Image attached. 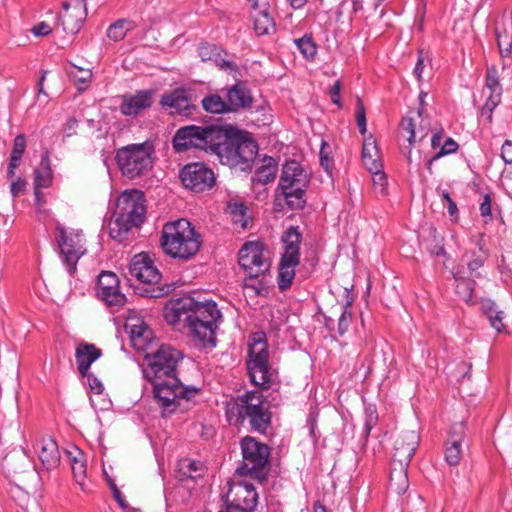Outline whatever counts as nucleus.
<instances>
[{"instance_id":"f257e3e1","label":"nucleus","mask_w":512,"mask_h":512,"mask_svg":"<svg viewBox=\"0 0 512 512\" xmlns=\"http://www.w3.org/2000/svg\"><path fill=\"white\" fill-rule=\"evenodd\" d=\"M176 152L189 149L203 150L216 155L229 167L250 170L258 153V144L247 131L232 125H187L180 127L173 136Z\"/></svg>"},{"instance_id":"f03ea898","label":"nucleus","mask_w":512,"mask_h":512,"mask_svg":"<svg viewBox=\"0 0 512 512\" xmlns=\"http://www.w3.org/2000/svg\"><path fill=\"white\" fill-rule=\"evenodd\" d=\"M182 359L183 353L169 345H161L145 356L143 374L153 385V395L163 416L181 409V402H189L199 391L195 387L184 386L176 376Z\"/></svg>"},{"instance_id":"7ed1b4c3","label":"nucleus","mask_w":512,"mask_h":512,"mask_svg":"<svg viewBox=\"0 0 512 512\" xmlns=\"http://www.w3.org/2000/svg\"><path fill=\"white\" fill-rule=\"evenodd\" d=\"M222 318L214 301L199 302L184 296L165 307V321L178 330H187L194 346L212 350L216 346L217 322Z\"/></svg>"},{"instance_id":"20e7f679","label":"nucleus","mask_w":512,"mask_h":512,"mask_svg":"<svg viewBox=\"0 0 512 512\" xmlns=\"http://www.w3.org/2000/svg\"><path fill=\"white\" fill-rule=\"evenodd\" d=\"M270 405L260 391H246L227 404L229 422L243 425L248 422L250 430L265 434L271 424Z\"/></svg>"},{"instance_id":"39448f33","label":"nucleus","mask_w":512,"mask_h":512,"mask_svg":"<svg viewBox=\"0 0 512 512\" xmlns=\"http://www.w3.org/2000/svg\"><path fill=\"white\" fill-rule=\"evenodd\" d=\"M160 244L165 254L187 261L199 251L201 236L190 221L181 218L163 226Z\"/></svg>"},{"instance_id":"423d86ee","label":"nucleus","mask_w":512,"mask_h":512,"mask_svg":"<svg viewBox=\"0 0 512 512\" xmlns=\"http://www.w3.org/2000/svg\"><path fill=\"white\" fill-rule=\"evenodd\" d=\"M145 218L144 196L138 190L123 192L117 199L109 226V234L118 242L126 240L133 227L140 226Z\"/></svg>"},{"instance_id":"0eeeda50","label":"nucleus","mask_w":512,"mask_h":512,"mask_svg":"<svg viewBox=\"0 0 512 512\" xmlns=\"http://www.w3.org/2000/svg\"><path fill=\"white\" fill-rule=\"evenodd\" d=\"M240 448L242 461L235 469V474L264 483L271 470L269 446L252 436H245L240 440Z\"/></svg>"},{"instance_id":"6e6552de","label":"nucleus","mask_w":512,"mask_h":512,"mask_svg":"<svg viewBox=\"0 0 512 512\" xmlns=\"http://www.w3.org/2000/svg\"><path fill=\"white\" fill-rule=\"evenodd\" d=\"M154 145L151 141L129 144L116 152V162L121 173L135 179L146 174L153 166Z\"/></svg>"},{"instance_id":"1a4fd4ad","label":"nucleus","mask_w":512,"mask_h":512,"mask_svg":"<svg viewBox=\"0 0 512 512\" xmlns=\"http://www.w3.org/2000/svg\"><path fill=\"white\" fill-rule=\"evenodd\" d=\"M129 272L141 283L149 285L137 288L140 296L160 298L171 291V287L168 285L156 286L161 279V273L148 253L142 252L135 255L129 265Z\"/></svg>"},{"instance_id":"9d476101","label":"nucleus","mask_w":512,"mask_h":512,"mask_svg":"<svg viewBox=\"0 0 512 512\" xmlns=\"http://www.w3.org/2000/svg\"><path fill=\"white\" fill-rule=\"evenodd\" d=\"M284 246V252L281 256L278 267V288L280 291H286L292 285L295 277V267L300 263V244L302 234L298 226H290L281 237Z\"/></svg>"},{"instance_id":"9b49d317","label":"nucleus","mask_w":512,"mask_h":512,"mask_svg":"<svg viewBox=\"0 0 512 512\" xmlns=\"http://www.w3.org/2000/svg\"><path fill=\"white\" fill-rule=\"evenodd\" d=\"M55 240L59 254L69 274L76 271L79 259L85 254L82 230L68 229L57 222L55 226Z\"/></svg>"},{"instance_id":"f8f14e48","label":"nucleus","mask_w":512,"mask_h":512,"mask_svg":"<svg viewBox=\"0 0 512 512\" xmlns=\"http://www.w3.org/2000/svg\"><path fill=\"white\" fill-rule=\"evenodd\" d=\"M267 344L264 340H255L248 350L247 370L251 382L262 388H269L274 381V371L268 363Z\"/></svg>"},{"instance_id":"ddd939ff","label":"nucleus","mask_w":512,"mask_h":512,"mask_svg":"<svg viewBox=\"0 0 512 512\" xmlns=\"http://www.w3.org/2000/svg\"><path fill=\"white\" fill-rule=\"evenodd\" d=\"M182 185L195 193H203L214 188L216 175L214 171L203 162H191L179 171Z\"/></svg>"},{"instance_id":"4468645a","label":"nucleus","mask_w":512,"mask_h":512,"mask_svg":"<svg viewBox=\"0 0 512 512\" xmlns=\"http://www.w3.org/2000/svg\"><path fill=\"white\" fill-rule=\"evenodd\" d=\"M226 509L231 512H254L258 503V493L253 484L247 481L228 482Z\"/></svg>"},{"instance_id":"2eb2a0df","label":"nucleus","mask_w":512,"mask_h":512,"mask_svg":"<svg viewBox=\"0 0 512 512\" xmlns=\"http://www.w3.org/2000/svg\"><path fill=\"white\" fill-rule=\"evenodd\" d=\"M238 263L248 273L265 274L270 268L263 245L259 242H246L239 250Z\"/></svg>"},{"instance_id":"dca6fc26","label":"nucleus","mask_w":512,"mask_h":512,"mask_svg":"<svg viewBox=\"0 0 512 512\" xmlns=\"http://www.w3.org/2000/svg\"><path fill=\"white\" fill-rule=\"evenodd\" d=\"M97 296L112 308H120L126 302L125 295L120 291L117 275L110 271H102L98 276Z\"/></svg>"},{"instance_id":"f3484780","label":"nucleus","mask_w":512,"mask_h":512,"mask_svg":"<svg viewBox=\"0 0 512 512\" xmlns=\"http://www.w3.org/2000/svg\"><path fill=\"white\" fill-rule=\"evenodd\" d=\"M196 95L190 88H176L161 96L160 105L164 109H170L171 113L189 116L196 109L194 101Z\"/></svg>"},{"instance_id":"a211bd4d","label":"nucleus","mask_w":512,"mask_h":512,"mask_svg":"<svg viewBox=\"0 0 512 512\" xmlns=\"http://www.w3.org/2000/svg\"><path fill=\"white\" fill-rule=\"evenodd\" d=\"M59 18L66 33L76 34L82 28L87 17L85 0L65 1Z\"/></svg>"},{"instance_id":"6ab92c4d","label":"nucleus","mask_w":512,"mask_h":512,"mask_svg":"<svg viewBox=\"0 0 512 512\" xmlns=\"http://www.w3.org/2000/svg\"><path fill=\"white\" fill-rule=\"evenodd\" d=\"M420 442L419 434L414 430L401 432L394 442L392 462L394 465H409Z\"/></svg>"},{"instance_id":"aec40b11","label":"nucleus","mask_w":512,"mask_h":512,"mask_svg":"<svg viewBox=\"0 0 512 512\" xmlns=\"http://www.w3.org/2000/svg\"><path fill=\"white\" fill-rule=\"evenodd\" d=\"M309 178L297 161H287L282 168L277 192L290 191L295 188H306Z\"/></svg>"},{"instance_id":"412c9836","label":"nucleus","mask_w":512,"mask_h":512,"mask_svg":"<svg viewBox=\"0 0 512 512\" xmlns=\"http://www.w3.org/2000/svg\"><path fill=\"white\" fill-rule=\"evenodd\" d=\"M153 90H138L122 96L120 112L125 116L137 117L153 104Z\"/></svg>"},{"instance_id":"4be33fe9","label":"nucleus","mask_w":512,"mask_h":512,"mask_svg":"<svg viewBox=\"0 0 512 512\" xmlns=\"http://www.w3.org/2000/svg\"><path fill=\"white\" fill-rule=\"evenodd\" d=\"M229 113L250 109L253 104V96L250 89L243 82H237L231 87L223 88Z\"/></svg>"},{"instance_id":"5701e85b","label":"nucleus","mask_w":512,"mask_h":512,"mask_svg":"<svg viewBox=\"0 0 512 512\" xmlns=\"http://www.w3.org/2000/svg\"><path fill=\"white\" fill-rule=\"evenodd\" d=\"M102 356L101 349L91 343H80L75 350L77 368L81 376H87L89 369Z\"/></svg>"},{"instance_id":"b1692460","label":"nucleus","mask_w":512,"mask_h":512,"mask_svg":"<svg viewBox=\"0 0 512 512\" xmlns=\"http://www.w3.org/2000/svg\"><path fill=\"white\" fill-rule=\"evenodd\" d=\"M38 457L45 470L49 471L56 468L60 461L57 443L53 439L43 440Z\"/></svg>"},{"instance_id":"393cba45","label":"nucleus","mask_w":512,"mask_h":512,"mask_svg":"<svg viewBox=\"0 0 512 512\" xmlns=\"http://www.w3.org/2000/svg\"><path fill=\"white\" fill-rule=\"evenodd\" d=\"M203 473L204 466L201 461L185 458L178 462L176 478L182 482L187 480L196 481L203 476Z\"/></svg>"},{"instance_id":"a878e982","label":"nucleus","mask_w":512,"mask_h":512,"mask_svg":"<svg viewBox=\"0 0 512 512\" xmlns=\"http://www.w3.org/2000/svg\"><path fill=\"white\" fill-rule=\"evenodd\" d=\"M278 164L273 157L265 156L263 164L256 169L253 175V182L268 184L274 181L277 173Z\"/></svg>"},{"instance_id":"bb28decb","label":"nucleus","mask_w":512,"mask_h":512,"mask_svg":"<svg viewBox=\"0 0 512 512\" xmlns=\"http://www.w3.org/2000/svg\"><path fill=\"white\" fill-rule=\"evenodd\" d=\"M408 467L409 465H394L392 462L389 485L397 494H403L408 489Z\"/></svg>"},{"instance_id":"cd10ccee","label":"nucleus","mask_w":512,"mask_h":512,"mask_svg":"<svg viewBox=\"0 0 512 512\" xmlns=\"http://www.w3.org/2000/svg\"><path fill=\"white\" fill-rule=\"evenodd\" d=\"M477 246L479 248L478 252H470V259L466 263L469 275L474 278L481 277L479 269L483 267L489 256L488 252L484 250L481 240L477 242ZM465 256H469V253H466Z\"/></svg>"},{"instance_id":"c85d7f7f","label":"nucleus","mask_w":512,"mask_h":512,"mask_svg":"<svg viewBox=\"0 0 512 512\" xmlns=\"http://www.w3.org/2000/svg\"><path fill=\"white\" fill-rule=\"evenodd\" d=\"M136 26L137 25L133 20L126 18L118 19L108 27L106 36L110 40L118 42L123 40L127 33L135 29Z\"/></svg>"},{"instance_id":"c756f323","label":"nucleus","mask_w":512,"mask_h":512,"mask_svg":"<svg viewBox=\"0 0 512 512\" xmlns=\"http://www.w3.org/2000/svg\"><path fill=\"white\" fill-rule=\"evenodd\" d=\"M53 173L48 156L41 158L40 167L34 170V187L48 188L52 184Z\"/></svg>"},{"instance_id":"7c9ffc66","label":"nucleus","mask_w":512,"mask_h":512,"mask_svg":"<svg viewBox=\"0 0 512 512\" xmlns=\"http://www.w3.org/2000/svg\"><path fill=\"white\" fill-rule=\"evenodd\" d=\"M482 311L487 317L491 327H493L497 332H501L504 329V313L503 311L497 309L496 304L493 301H484L482 303Z\"/></svg>"},{"instance_id":"2f4dec72","label":"nucleus","mask_w":512,"mask_h":512,"mask_svg":"<svg viewBox=\"0 0 512 512\" xmlns=\"http://www.w3.org/2000/svg\"><path fill=\"white\" fill-rule=\"evenodd\" d=\"M203 109L208 113L213 114H227L228 106L226 99L218 94H209L205 96L201 101Z\"/></svg>"},{"instance_id":"473e14b6","label":"nucleus","mask_w":512,"mask_h":512,"mask_svg":"<svg viewBox=\"0 0 512 512\" xmlns=\"http://www.w3.org/2000/svg\"><path fill=\"white\" fill-rule=\"evenodd\" d=\"M305 190L306 188L299 187L280 193L291 210H301L306 205Z\"/></svg>"},{"instance_id":"72a5a7b5","label":"nucleus","mask_w":512,"mask_h":512,"mask_svg":"<svg viewBox=\"0 0 512 512\" xmlns=\"http://www.w3.org/2000/svg\"><path fill=\"white\" fill-rule=\"evenodd\" d=\"M254 30L259 36L270 34L275 30L273 18L266 9L259 11L258 15L254 16Z\"/></svg>"},{"instance_id":"f704fd0d","label":"nucleus","mask_w":512,"mask_h":512,"mask_svg":"<svg viewBox=\"0 0 512 512\" xmlns=\"http://www.w3.org/2000/svg\"><path fill=\"white\" fill-rule=\"evenodd\" d=\"M454 279L456 281V293L466 302L472 301L473 291L475 286V281L470 279H465L460 271H457L454 274Z\"/></svg>"},{"instance_id":"c9c22d12","label":"nucleus","mask_w":512,"mask_h":512,"mask_svg":"<svg viewBox=\"0 0 512 512\" xmlns=\"http://www.w3.org/2000/svg\"><path fill=\"white\" fill-rule=\"evenodd\" d=\"M130 334L131 341L138 348H143L144 344L148 343L152 337V331L145 323L132 325Z\"/></svg>"},{"instance_id":"e433bc0d","label":"nucleus","mask_w":512,"mask_h":512,"mask_svg":"<svg viewBox=\"0 0 512 512\" xmlns=\"http://www.w3.org/2000/svg\"><path fill=\"white\" fill-rule=\"evenodd\" d=\"M294 43L305 59H314L317 53V46L310 35L305 34L301 38L295 39Z\"/></svg>"},{"instance_id":"4c0bfd02","label":"nucleus","mask_w":512,"mask_h":512,"mask_svg":"<svg viewBox=\"0 0 512 512\" xmlns=\"http://www.w3.org/2000/svg\"><path fill=\"white\" fill-rule=\"evenodd\" d=\"M445 450V460L450 466H456L460 463L462 456V444L455 441L448 442Z\"/></svg>"},{"instance_id":"58836bf2","label":"nucleus","mask_w":512,"mask_h":512,"mask_svg":"<svg viewBox=\"0 0 512 512\" xmlns=\"http://www.w3.org/2000/svg\"><path fill=\"white\" fill-rule=\"evenodd\" d=\"M351 303L347 302L345 306L341 307V314L338 319V334L343 336L347 331L352 321V312L349 309Z\"/></svg>"},{"instance_id":"ea45409f","label":"nucleus","mask_w":512,"mask_h":512,"mask_svg":"<svg viewBox=\"0 0 512 512\" xmlns=\"http://www.w3.org/2000/svg\"><path fill=\"white\" fill-rule=\"evenodd\" d=\"M261 275L262 274L250 272L243 280V287L252 290L255 296H259L264 288L262 281L257 280Z\"/></svg>"},{"instance_id":"a19ab883","label":"nucleus","mask_w":512,"mask_h":512,"mask_svg":"<svg viewBox=\"0 0 512 512\" xmlns=\"http://www.w3.org/2000/svg\"><path fill=\"white\" fill-rule=\"evenodd\" d=\"M486 87L490 90V93L501 94L502 88L499 84L497 70L495 68L487 69L486 73Z\"/></svg>"},{"instance_id":"79ce46f5","label":"nucleus","mask_w":512,"mask_h":512,"mask_svg":"<svg viewBox=\"0 0 512 512\" xmlns=\"http://www.w3.org/2000/svg\"><path fill=\"white\" fill-rule=\"evenodd\" d=\"M25 148H26V140H25L24 135H22V134L17 135L14 139L13 149L11 152L10 159H12L13 161L20 162L22 155L25 152Z\"/></svg>"},{"instance_id":"37998d69","label":"nucleus","mask_w":512,"mask_h":512,"mask_svg":"<svg viewBox=\"0 0 512 512\" xmlns=\"http://www.w3.org/2000/svg\"><path fill=\"white\" fill-rule=\"evenodd\" d=\"M465 423L463 421L453 424L449 431L448 442H457L462 444L465 438Z\"/></svg>"},{"instance_id":"c03bdc74","label":"nucleus","mask_w":512,"mask_h":512,"mask_svg":"<svg viewBox=\"0 0 512 512\" xmlns=\"http://www.w3.org/2000/svg\"><path fill=\"white\" fill-rule=\"evenodd\" d=\"M378 414L375 408L368 407L366 409V419L364 423L363 433L364 437L367 438L373 429V427L377 424Z\"/></svg>"},{"instance_id":"a18cd8bd","label":"nucleus","mask_w":512,"mask_h":512,"mask_svg":"<svg viewBox=\"0 0 512 512\" xmlns=\"http://www.w3.org/2000/svg\"><path fill=\"white\" fill-rule=\"evenodd\" d=\"M459 148L458 143L451 137L446 138L440 150L433 156V159H440L445 155L455 153Z\"/></svg>"},{"instance_id":"49530a36","label":"nucleus","mask_w":512,"mask_h":512,"mask_svg":"<svg viewBox=\"0 0 512 512\" xmlns=\"http://www.w3.org/2000/svg\"><path fill=\"white\" fill-rule=\"evenodd\" d=\"M217 50L214 44L203 43L199 45L197 52L202 61H208L218 56Z\"/></svg>"},{"instance_id":"de8ad7c7","label":"nucleus","mask_w":512,"mask_h":512,"mask_svg":"<svg viewBox=\"0 0 512 512\" xmlns=\"http://www.w3.org/2000/svg\"><path fill=\"white\" fill-rule=\"evenodd\" d=\"M400 127L403 131L408 133L407 140L410 145L415 143L416 141V131H415V125L414 120L411 117H403L400 123Z\"/></svg>"},{"instance_id":"09e8293b","label":"nucleus","mask_w":512,"mask_h":512,"mask_svg":"<svg viewBox=\"0 0 512 512\" xmlns=\"http://www.w3.org/2000/svg\"><path fill=\"white\" fill-rule=\"evenodd\" d=\"M356 122L359 132L364 135L367 131L366 128V114L363 104L359 101L356 110Z\"/></svg>"},{"instance_id":"8fccbe9b","label":"nucleus","mask_w":512,"mask_h":512,"mask_svg":"<svg viewBox=\"0 0 512 512\" xmlns=\"http://www.w3.org/2000/svg\"><path fill=\"white\" fill-rule=\"evenodd\" d=\"M362 161L364 166L367 168L368 171L372 172H379L380 169H383V165L381 161L376 158V156H369V157H362Z\"/></svg>"},{"instance_id":"3c124183","label":"nucleus","mask_w":512,"mask_h":512,"mask_svg":"<svg viewBox=\"0 0 512 512\" xmlns=\"http://www.w3.org/2000/svg\"><path fill=\"white\" fill-rule=\"evenodd\" d=\"M377 154H378V149H377L376 141L372 137L365 139V141L363 143V148H362V157L377 156Z\"/></svg>"},{"instance_id":"603ef678","label":"nucleus","mask_w":512,"mask_h":512,"mask_svg":"<svg viewBox=\"0 0 512 512\" xmlns=\"http://www.w3.org/2000/svg\"><path fill=\"white\" fill-rule=\"evenodd\" d=\"M27 182L22 178H17L11 183L10 192L13 198L18 197L26 189Z\"/></svg>"},{"instance_id":"864d4df0","label":"nucleus","mask_w":512,"mask_h":512,"mask_svg":"<svg viewBox=\"0 0 512 512\" xmlns=\"http://www.w3.org/2000/svg\"><path fill=\"white\" fill-rule=\"evenodd\" d=\"M491 197L489 194H485L483 197V201L480 204V214L484 218L491 219L492 211H491Z\"/></svg>"},{"instance_id":"5fc2aeb1","label":"nucleus","mask_w":512,"mask_h":512,"mask_svg":"<svg viewBox=\"0 0 512 512\" xmlns=\"http://www.w3.org/2000/svg\"><path fill=\"white\" fill-rule=\"evenodd\" d=\"M85 377L88 380L90 389L94 393L101 394L103 392L104 386H103L102 382L94 374L89 372L88 375Z\"/></svg>"},{"instance_id":"6e6d98bb","label":"nucleus","mask_w":512,"mask_h":512,"mask_svg":"<svg viewBox=\"0 0 512 512\" xmlns=\"http://www.w3.org/2000/svg\"><path fill=\"white\" fill-rule=\"evenodd\" d=\"M72 472L74 475V478L78 483H81V481L85 478L86 473V466L84 462H79L75 460L73 466H72Z\"/></svg>"},{"instance_id":"4d7b16f0","label":"nucleus","mask_w":512,"mask_h":512,"mask_svg":"<svg viewBox=\"0 0 512 512\" xmlns=\"http://www.w3.org/2000/svg\"><path fill=\"white\" fill-rule=\"evenodd\" d=\"M340 91H341V82L339 80L335 81L333 86L329 90V94L331 97V101L336 104L338 107H342V102L340 101Z\"/></svg>"},{"instance_id":"13d9d810","label":"nucleus","mask_w":512,"mask_h":512,"mask_svg":"<svg viewBox=\"0 0 512 512\" xmlns=\"http://www.w3.org/2000/svg\"><path fill=\"white\" fill-rule=\"evenodd\" d=\"M501 157L505 163L512 164V141L506 140L501 148Z\"/></svg>"},{"instance_id":"bf43d9fd","label":"nucleus","mask_w":512,"mask_h":512,"mask_svg":"<svg viewBox=\"0 0 512 512\" xmlns=\"http://www.w3.org/2000/svg\"><path fill=\"white\" fill-rule=\"evenodd\" d=\"M216 64L223 70H229L238 73V67L233 61L221 59L219 55L215 58Z\"/></svg>"},{"instance_id":"052dcab7","label":"nucleus","mask_w":512,"mask_h":512,"mask_svg":"<svg viewBox=\"0 0 512 512\" xmlns=\"http://www.w3.org/2000/svg\"><path fill=\"white\" fill-rule=\"evenodd\" d=\"M31 31L35 36H46L51 32V27L45 22H40Z\"/></svg>"},{"instance_id":"680f3d73","label":"nucleus","mask_w":512,"mask_h":512,"mask_svg":"<svg viewBox=\"0 0 512 512\" xmlns=\"http://www.w3.org/2000/svg\"><path fill=\"white\" fill-rule=\"evenodd\" d=\"M326 146H327V144L323 142L321 151H320V164L325 169L326 172L330 173L331 160L328 157V155L325 154V152H324V149Z\"/></svg>"},{"instance_id":"e2e57ef3","label":"nucleus","mask_w":512,"mask_h":512,"mask_svg":"<svg viewBox=\"0 0 512 512\" xmlns=\"http://www.w3.org/2000/svg\"><path fill=\"white\" fill-rule=\"evenodd\" d=\"M373 174V182L375 184H379L381 187H384L387 181L386 174L383 169H380L379 172H372Z\"/></svg>"},{"instance_id":"0e129e2a","label":"nucleus","mask_w":512,"mask_h":512,"mask_svg":"<svg viewBox=\"0 0 512 512\" xmlns=\"http://www.w3.org/2000/svg\"><path fill=\"white\" fill-rule=\"evenodd\" d=\"M501 94L490 93L484 105H489V108L495 109L500 103Z\"/></svg>"},{"instance_id":"69168bd1","label":"nucleus","mask_w":512,"mask_h":512,"mask_svg":"<svg viewBox=\"0 0 512 512\" xmlns=\"http://www.w3.org/2000/svg\"><path fill=\"white\" fill-rule=\"evenodd\" d=\"M423 69H424V61H423V58L421 57V54H420L419 57H418V61L416 63V66H415V68L413 70V74L415 75V77L417 78V80L419 82H421V80H422Z\"/></svg>"},{"instance_id":"338daca9","label":"nucleus","mask_w":512,"mask_h":512,"mask_svg":"<svg viewBox=\"0 0 512 512\" xmlns=\"http://www.w3.org/2000/svg\"><path fill=\"white\" fill-rule=\"evenodd\" d=\"M113 497L116 500V502L120 505V507H122L123 509L128 507V504L119 489H115Z\"/></svg>"},{"instance_id":"774afa93","label":"nucleus","mask_w":512,"mask_h":512,"mask_svg":"<svg viewBox=\"0 0 512 512\" xmlns=\"http://www.w3.org/2000/svg\"><path fill=\"white\" fill-rule=\"evenodd\" d=\"M442 138H443L442 132H436L433 134V136L431 138V146L433 149H436L438 147L441 148Z\"/></svg>"}]
</instances>
